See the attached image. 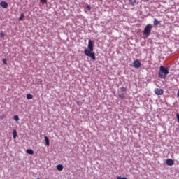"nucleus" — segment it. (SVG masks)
<instances>
[{"label":"nucleus","instance_id":"nucleus-21","mask_svg":"<svg viewBox=\"0 0 179 179\" xmlns=\"http://www.w3.org/2000/svg\"><path fill=\"white\" fill-rule=\"evenodd\" d=\"M87 9H88L89 10H92V7H90V5L87 6Z\"/></svg>","mask_w":179,"mask_h":179},{"label":"nucleus","instance_id":"nucleus-6","mask_svg":"<svg viewBox=\"0 0 179 179\" xmlns=\"http://www.w3.org/2000/svg\"><path fill=\"white\" fill-rule=\"evenodd\" d=\"M166 163L168 166H173L174 160H173L171 159H166Z\"/></svg>","mask_w":179,"mask_h":179},{"label":"nucleus","instance_id":"nucleus-1","mask_svg":"<svg viewBox=\"0 0 179 179\" xmlns=\"http://www.w3.org/2000/svg\"><path fill=\"white\" fill-rule=\"evenodd\" d=\"M88 49H85L84 50V54L87 57H90V58H92L93 61H96V54L93 52L94 48V45H93V41L90 40L88 41Z\"/></svg>","mask_w":179,"mask_h":179},{"label":"nucleus","instance_id":"nucleus-24","mask_svg":"<svg viewBox=\"0 0 179 179\" xmlns=\"http://www.w3.org/2000/svg\"><path fill=\"white\" fill-rule=\"evenodd\" d=\"M41 2H44L45 3H47V0H41Z\"/></svg>","mask_w":179,"mask_h":179},{"label":"nucleus","instance_id":"nucleus-19","mask_svg":"<svg viewBox=\"0 0 179 179\" xmlns=\"http://www.w3.org/2000/svg\"><path fill=\"white\" fill-rule=\"evenodd\" d=\"M121 90H122V92H127V87H121Z\"/></svg>","mask_w":179,"mask_h":179},{"label":"nucleus","instance_id":"nucleus-11","mask_svg":"<svg viewBox=\"0 0 179 179\" xmlns=\"http://www.w3.org/2000/svg\"><path fill=\"white\" fill-rule=\"evenodd\" d=\"M13 139H16V137L17 136V131H16V129H14L13 131Z\"/></svg>","mask_w":179,"mask_h":179},{"label":"nucleus","instance_id":"nucleus-16","mask_svg":"<svg viewBox=\"0 0 179 179\" xmlns=\"http://www.w3.org/2000/svg\"><path fill=\"white\" fill-rule=\"evenodd\" d=\"M24 17V14L22 13L20 17H19V20L22 21L23 20V18Z\"/></svg>","mask_w":179,"mask_h":179},{"label":"nucleus","instance_id":"nucleus-10","mask_svg":"<svg viewBox=\"0 0 179 179\" xmlns=\"http://www.w3.org/2000/svg\"><path fill=\"white\" fill-rule=\"evenodd\" d=\"M153 23L154 26H159V24H160V21L157 20V19H155Z\"/></svg>","mask_w":179,"mask_h":179},{"label":"nucleus","instance_id":"nucleus-13","mask_svg":"<svg viewBox=\"0 0 179 179\" xmlns=\"http://www.w3.org/2000/svg\"><path fill=\"white\" fill-rule=\"evenodd\" d=\"M129 3L131 5H135L136 3V0H129Z\"/></svg>","mask_w":179,"mask_h":179},{"label":"nucleus","instance_id":"nucleus-22","mask_svg":"<svg viewBox=\"0 0 179 179\" xmlns=\"http://www.w3.org/2000/svg\"><path fill=\"white\" fill-rule=\"evenodd\" d=\"M3 64H4V65H6V59H3Z\"/></svg>","mask_w":179,"mask_h":179},{"label":"nucleus","instance_id":"nucleus-4","mask_svg":"<svg viewBox=\"0 0 179 179\" xmlns=\"http://www.w3.org/2000/svg\"><path fill=\"white\" fill-rule=\"evenodd\" d=\"M155 93L157 96H162V94H163V93H164V90H163V89L156 88L155 90Z\"/></svg>","mask_w":179,"mask_h":179},{"label":"nucleus","instance_id":"nucleus-8","mask_svg":"<svg viewBox=\"0 0 179 179\" xmlns=\"http://www.w3.org/2000/svg\"><path fill=\"white\" fill-rule=\"evenodd\" d=\"M45 142L46 146H50V138H48V137L45 136Z\"/></svg>","mask_w":179,"mask_h":179},{"label":"nucleus","instance_id":"nucleus-7","mask_svg":"<svg viewBox=\"0 0 179 179\" xmlns=\"http://www.w3.org/2000/svg\"><path fill=\"white\" fill-rule=\"evenodd\" d=\"M0 6H1V8L6 9V8H8V3H6V1H1L0 3Z\"/></svg>","mask_w":179,"mask_h":179},{"label":"nucleus","instance_id":"nucleus-20","mask_svg":"<svg viewBox=\"0 0 179 179\" xmlns=\"http://www.w3.org/2000/svg\"><path fill=\"white\" fill-rule=\"evenodd\" d=\"M117 179H128L125 177L117 176Z\"/></svg>","mask_w":179,"mask_h":179},{"label":"nucleus","instance_id":"nucleus-9","mask_svg":"<svg viewBox=\"0 0 179 179\" xmlns=\"http://www.w3.org/2000/svg\"><path fill=\"white\" fill-rule=\"evenodd\" d=\"M57 169L59 171H62L64 170V166H62V164H58Z\"/></svg>","mask_w":179,"mask_h":179},{"label":"nucleus","instance_id":"nucleus-5","mask_svg":"<svg viewBox=\"0 0 179 179\" xmlns=\"http://www.w3.org/2000/svg\"><path fill=\"white\" fill-rule=\"evenodd\" d=\"M133 65H134V68H141V64L138 59H136L134 61Z\"/></svg>","mask_w":179,"mask_h":179},{"label":"nucleus","instance_id":"nucleus-18","mask_svg":"<svg viewBox=\"0 0 179 179\" xmlns=\"http://www.w3.org/2000/svg\"><path fill=\"white\" fill-rule=\"evenodd\" d=\"M13 120L15 121H19V116L18 115H15L14 117H13Z\"/></svg>","mask_w":179,"mask_h":179},{"label":"nucleus","instance_id":"nucleus-3","mask_svg":"<svg viewBox=\"0 0 179 179\" xmlns=\"http://www.w3.org/2000/svg\"><path fill=\"white\" fill-rule=\"evenodd\" d=\"M152 24H148L145 26L144 30H143V34L144 36H150V33L152 31Z\"/></svg>","mask_w":179,"mask_h":179},{"label":"nucleus","instance_id":"nucleus-2","mask_svg":"<svg viewBox=\"0 0 179 179\" xmlns=\"http://www.w3.org/2000/svg\"><path fill=\"white\" fill-rule=\"evenodd\" d=\"M169 69L166 67H164L163 66H160L159 67V71L158 73V76L159 78H160V79H166V78H167V76L169 75Z\"/></svg>","mask_w":179,"mask_h":179},{"label":"nucleus","instance_id":"nucleus-12","mask_svg":"<svg viewBox=\"0 0 179 179\" xmlns=\"http://www.w3.org/2000/svg\"><path fill=\"white\" fill-rule=\"evenodd\" d=\"M27 153H28V155H34V151L31 149H28L27 150Z\"/></svg>","mask_w":179,"mask_h":179},{"label":"nucleus","instance_id":"nucleus-15","mask_svg":"<svg viewBox=\"0 0 179 179\" xmlns=\"http://www.w3.org/2000/svg\"><path fill=\"white\" fill-rule=\"evenodd\" d=\"M119 97L120 99H125V94L124 93L120 94Z\"/></svg>","mask_w":179,"mask_h":179},{"label":"nucleus","instance_id":"nucleus-23","mask_svg":"<svg viewBox=\"0 0 179 179\" xmlns=\"http://www.w3.org/2000/svg\"><path fill=\"white\" fill-rule=\"evenodd\" d=\"M176 118L178 120V122L179 123V114L178 113L176 114Z\"/></svg>","mask_w":179,"mask_h":179},{"label":"nucleus","instance_id":"nucleus-17","mask_svg":"<svg viewBox=\"0 0 179 179\" xmlns=\"http://www.w3.org/2000/svg\"><path fill=\"white\" fill-rule=\"evenodd\" d=\"M0 37H1V38H3V37H5V33L1 31V32H0Z\"/></svg>","mask_w":179,"mask_h":179},{"label":"nucleus","instance_id":"nucleus-14","mask_svg":"<svg viewBox=\"0 0 179 179\" xmlns=\"http://www.w3.org/2000/svg\"><path fill=\"white\" fill-rule=\"evenodd\" d=\"M27 99L28 100H31V99H33V96L31 94H27Z\"/></svg>","mask_w":179,"mask_h":179}]
</instances>
